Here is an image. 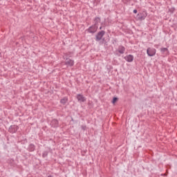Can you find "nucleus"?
<instances>
[{
	"label": "nucleus",
	"instance_id": "obj_1",
	"mask_svg": "<svg viewBox=\"0 0 177 177\" xmlns=\"http://www.w3.org/2000/svg\"><path fill=\"white\" fill-rule=\"evenodd\" d=\"M106 34V31L104 30H100L95 35V40L96 42H99V41H102L103 39V37H104V35Z\"/></svg>",
	"mask_w": 177,
	"mask_h": 177
},
{
	"label": "nucleus",
	"instance_id": "obj_2",
	"mask_svg": "<svg viewBox=\"0 0 177 177\" xmlns=\"http://www.w3.org/2000/svg\"><path fill=\"white\" fill-rule=\"evenodd\" d=\"M86 31H87V32H89V34H95V32L97 31V26L93 24L88 28H87Z\"/></svg>",
	"mask_w": 177,
	"mask_h": 177
},
{
	"label": "nucleus",
	"instance_id": "obj_3",
	"mask_svg": "<svg viewBox=\"0 0 177 177\" xmlns=\"http://www.w3.org/2000/svg\"><path fill=\"white\" fill-rule=\"evenodd\" d=\"M156 52H157L156 48H151L149 47L147 49V54L148 56H149V57H152L153 56H155Z\"/></svg>",
	"mask_w": 177,
	"mask_h": 177
},
{
	"label": "nucleus",
	"instance_id": "obj_4",
	"mask_svg": "<svg viewBox=\"0 0 177 177\" xmlns=\"http://www.w3.org/2000/svg\"><path fill=\"white\" fill-rule=\"evenodd\" d=\"M146 17H147V13L146 12H140V13L138 14V15H137V19L140 21L145 20V19H146Z\"/></svg>",
	"mask_w": 177,
	"mask_h": 177
},
{
	"label": "nucleus",
	"instance_id": "obj_5",
	"mask_svg": "<svg viewBox=\"0 0 177 177\" xmlns=\"http://www.w3.org/2000/svg\"><path fill=\"white\" fill-rule=\"evenodd\" d=\"M18 130H19V126L11 125L8 129V132H10V133H16V132H17Z\"/></svg>",
	"mask_w": 177,
	"mask_h": 177
},
{
	"label": "nucleus",
	"instance_id": "obj_6",
	"mask_svg": "<svg viewBox=\"0 0 177 177\" xmlns=\"http://www.w3.org/2000/svg\"><path fill=\"white\" fill-rule=\"evenodd\" d=\"M76 99L80 102V103H84L86 102V98L82 94H77Z\"/></svg>",
	"mask_w": 177,
	"mask_h": 177
},
{
	"label": "nucleus",
	"instance_id": "obj_7",
	"mask_svg": "<svg viewBox=\"0 0 177 177\" xmlns=\"http://www.w3.org/2000/svg\"><path fill=\"white\" fill-rule=\"evenodd\" d=\"M65 65L69 66L70 67H73V66H74V60L70 58H66L65 62Z\"/></svg>",
	"mask_w": 177,
	"mask_h": 177
},
{
	"label": "nucleus",
	"instance_id": "obj_8",
	"mask_svg": "<svg viewBox=\"0 0 177 177\" xmlns=\"http://www.w3.org/2000/svg\"><path fill=\"white\" fill-rule=\"evenodd\" d=\"M50 125H51L52 128H58L59 121L56 119H53L50 122Z\"/></svg>",
	"mask_w": 177,
	"mask_h": 177
},
{
	"label": "nucleus",
	"instance_id": "obj_9",
	"mask_svg": "<svg viewBox=\"0 0 177 177\" xmlns=\"http://www.w3.org/2000/svg\"><path fill=\"white\" fill-rule=\"evenodd\" d=\"M124 59L126 60V62H128V63H132V62H133V55H128L125 56Z\"/></svg>",
	"mask_w": 177,
	"mask_h": 177
},
{
	"label": "nucleus",
	"instance_id": "obj_10",
	"mask_svg": "<svg viewBox=\"0 0 177 177\" xmlns=\"http://www.w3.org/2000/svg\"><path fill=\"white\" fill-rule=\"evenodd\" d=\"M28 151L32 152L35 151V145L30 143L29 144L28 148H27Z\"/></svg>",
	"mask_w": 177,
	"mask_h": 177
},
{
	"label": "nucleus",
	"instance_id": "obj_11",
	"mask_svg": "<svg viewBox=\"0 0 177 177\" xmlns=\"http://www.w3.org/2000/svg\"><path fill=\"white\" fill-rule=\"evenodd\" d=\"M118 51L120 55H124V53H125V47L123 46H119Z\"/></svg>",
	"mask_w": 177,
	"mask_h": 177
},
{
	"label": "nucleus",
	"instance_id": "obj_12",
	"mask_svg": "<svg viewBox=\"0 0 177 177\" xmlns=\"http://www.w3.org/2000/svg\"><path fill=\"white\" fill-rule=\"evenodd\" d=\"M100 17H95L94 18V25L97 26V24H99V23H100Z\"/></svg>",
	"mask_w": 177,
	"mask_h": 177
},
{
	"label": "nucleus",
	"instance_id": "obj_13",
	"mask_svg": "<svg viewBox=\"0 0 177 177\" xmlns=\"http://www.w3.org/2000/svg\"><path fill=\"white\" fill-rule=\"evenodd\" d=\"M68 102V98L67 97H65L60 100L59 103H61L62 104H66V103H67Z\"/></svg>",
	"mask_w": 177,
	"mask_h": 177
},
{
	"label": "nucleus",
	"instance_id": "obj_14",
	"mask_svg": "<svg viewBox=\"0 0 177 177\" xmlns=\"http://www.w3.org/2000/svg\"><path fill=\"white\" fill-rule=\"evenodd\" d=\"M160 52H161L162 55H164V53H168V52H169V51L168 50L167 48H161Z\"/></svg>",
	"mask_w": 177,
	"mask_h": 177
},
{
	"label": "nucleus",
	"instance_id": "obj_15",
	"mask_svg": "<svg viewBox=\"0 0 177 177\" xmlns=\"http://www.w3.org/2000/svg\"><path fill=\"white\" fill-rule=\"evenodd\" d=\"M48 154H49V151H44L42 153V157L43 158H45L46 157H48Z\"/></svg>",
	"mask_w": 177,
	"mask_h": 177
},
{
	"label": "nucleus",
	"instance_id": "obj_16",
	"mask_svg": "<svg viewBox=\"0 0 177 177\" xmlns=\"http://www.w3.org/2000/svg\"><path fill=\"white\" fill-rule=\"evenodd\" d=\"M117 100H118V98L117 97H114L112 100L113 104H114V103H115V102H117Z\"/></svg>",
	"mask_w": 177,
	"mask_h": 177
},
{
	"label": "nucleus",
	"instance_id": "obj_17",
	"mask_svg": "<svg viewBox=\"0 0 177 177\" xmlns=\"http://www.w3.org/2000/svg\"><path fill=\"white\" fill-rule=\"evenodd\" d=\"M81 128L82 131H86V126L85 124L82 125Z\"/></svg>",
	"mask_w": 177,
	"mask_h": 177
},
{
	"label": "nucleus",
	"instance_id": "obj_18",
	"mask_svg": "<svg viewBox=\"0 0 177 177\" xmlns=\"http://www.w3.org/2000/svg\"><path fill=\"white\" fill-rule=\"evenodd\" d=\"M122 1H123L124 3H127V2H131V0H122Z\"/></svg>",
	"mask_w": 177,
	"mask_h": 177
},
{
	"label": "nucleus",
	"instance_id": "obj_19",
	"mask_svg": "<svg viewBox=\"0 0 177 177\" xmlns=\"http://www.w3.org/2000/svg\"><path fill=\"white\" fill-rule=\"evenodd\" d=\"M133 13H138V10H133Z\"/></svg>",
	"mask_w": 177,
	"mask_h": 177
},
{
	"label": "nucleus",
	"instance_id": "obj_20",
	"mask_svg": "<svg viewBox=\"0 0 177 177\" xmlns=\"http://www.w3.org/2000/svg\"><path fill=\"white\" fill-rule=\"evenodd\" d=\"M48 177H53V176H50H50H48Z\"/></svg>",
	"mask_w": 177,
	"mask_h": 177
},
{
	"label": "nucleus",
	"instance_id": "obj_21",
	"mask_svg": "<svg viewBox=\"0 0 177 177\" xmlns=\"http://www.w3.org/2000/svg\"><path fill=\"white\" fill-rule=\"evenodd\" d=\"M102 26H100V30H102Z\"/></svg>",
	"mask_w": 177,
	"mask_h": 177
},
{
	"label": "nucleus",
	"instance_id": "obj_22",
	"mask_svg": "<svg viewBox=\"0 0 177 177\" xmlns=\"http://www.w3.org/2000/svg\"><path fill=\"white\" fill-rule=\"evenodd\" d=\"M102 39H103V41H104V38H103Z\"/></svg>",
	"mask_w": 177,
	"mask_h": 177
}]
</instances>
